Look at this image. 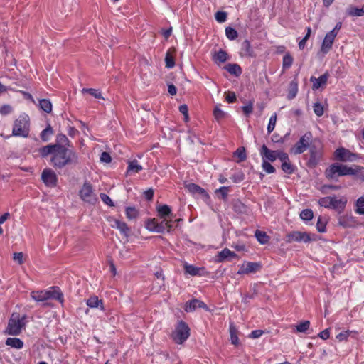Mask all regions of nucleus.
<instances>
[{"mask_svg": "<svg viewBox=\"0 0 364 364\" xmlns=\"http://www.w3.org/2000/svg\"><path fill=\"white\" fill-rule=\"evenodd\" d=\"M43 158L50 155V164L55 168H63L66 166L80 164V156L76 151L61 145L48 144L39 149Z\"/></svg>", "mask_w": 364, "mask_h": 364, "instance_id": "f257e3e1", "label": "nucleus"}, {"mask_svg": "<svg viewBox=\"0 0 364 364\" xmlns=\"http://www.w3.org/2000/svg\"><path fill=\"white\" fill-rule=\"evenodd\" d=\"M31 297L37 302H46L49 299H54L62 305L64 303V295L57 286L50 287L47 290L33 291Z\"/></svg>", "mask_w": 364, "mask_h": 364, "instance_id": "f03ea898", "label": "nucleus"}, {"mask_svg": "<svg viewBox=\"0 0 364 364\" xmlns=\"http://www.w3.org/2000/svg\"><path fill=\"white\" fill-rule=\"evenodd\" d=\"M357 173L358 170L355 166L353 168L338 163L331 164L325 171V176L328 179H335L343 176H355Z\"/></svg>", "mask_w": 364, "mask_h": 364, "instance_id": "7ed1b4c3", "label": "nucleus"}, {"mask_svg": "<svg viewBox=\"0 0 364 364\" xmlns=\"http://www.w3.org/2000/svg\"><path fill=\"white\" fill-rule=\"evenodd\" d=\"M26 316H21L18 313H13L9 321L6 333L9 335L16 336L21 333L26 326Z\"/></svg>", "mask_w": 364, "mask_h": 364, "instance_id": "20e7f679", "label": "nucleus"}, {"mask_svg": "<svg viewBox=\"0 0 364 364\" xmlns=\"http://www.w3.org/2000/svg\"><path fill=\"white\" fill-rule=\"evenodd\" d=\"M12 134L16 136L28 137L29 134V117L27 114L20 115L15 121Z\"/></svg>", "mask_w": 364, "mask_h": 364, "instance_id": "39448f33", "label": "nucleus"}, {"mask_svg": "<svg viewBox=\"0 0 364 364\" xmlns=\"http://www.w3.org/2000/svg\"><path fill=\"white\" fill-rule=\"evenodd\" d=\"M190 336V328L186 323L183 321L177 323L171 337L177 344H183Z\"/></svg>", "mask_w": 364, "mask_h": 364, "instance_id": "423d86ee", "label": "nucleus"}, {"mask_svg": "<svg viewBox=\"0 0 364 364\" xmlns=\"http://www.w3.org/2000/svg\"><path fill=\"white\" fill-rule=\"evenodd\" d=\"M79 196L85 203L95 204L97 201V197L93 191L92 186L89 182L84 183L79 191Z\"/></svg>", "mask_w": 364, "mask_h": 364, "instance_id": "0eeeda50", "label": "nucleus"}, {"mask_svg": "<svg viewBox=\"0 0 364 364\" xmlns=\"http://www.w3.org/2000/svg\"><path fill=\"white\" fill-rule=\"evenodd\" d=\"M312 134L310 132H306L297 141L291 151L294 154H301L304 153L308 147L311 146L312 140Z\"/></svg>", "mask_w": 364, "mask_h": 364, "instance_id": "6e6552de", "label": "nucleus"}, {"mask_svg": "<svg viewBox=\"0 0 364 364\" xmlns=\"http://www.w3.org/2000/svg\"><path fill=\"white\" fill-rule=\"evenodd\" d=\"M334 158L335 159L342 162H352L359 159V156L357 154L351 152L347 149L340 147L335 150Z\"/></svg>", "mask_w": 364, "mask_h": 364, "instance_id": "1a4fd4ad", "label": "nucleus"}, {"mask_svg": "<svg viewBox=\"0 0 364 364\" xmlns=\"http://www.w3.org/2000/svg\"><path fill=\"white\" fill-rule=\"evenodd\" d=\"M311 235L305 232L300 231H293L288 233L286 236V242L287 243H291L294 242H304L305 243L309 242L311 241Z\"/></svg>", "mask_w": 364, "mask_h": 364, "instance_id": "9d476101", "label": "nucleus"}, {"mask_svg": "<svg viewBox=\"0 0 364 364\" xmlns=\"http://www.w3.org/2000/svg\"><path fill=\"white\" fill-rule=\"evenodd\" d=\"M262 160L274 162L277 159H281V156L284 154L285 152L282 151H272L267 148L265 144H263L259 151Z\"/></svg>", "mask_w": 364, "mask_h": 364, "instance_id": "9b49d317", "label": "nucleus"}, {"mask_svg": "<svg viewBox=\"0 0 364 364\" xmlns=\"http://www.w3.org/2000/svg\"><path fill=\"white\" fill-rule=\"evenodd\" d=\"M309 163L314 166L316 165L323 155L321 146L320 144L316 145L315 143L311 144L309 146Z\"/></svg>", "mask_w": 364, "mask_h": 364, "instance_id": "f8f14e48", "label": "nucleus"}, {"mask_svg": "<svg viewBox=\"0 0 364 364\" xmlns=\"http://www.w3.org/2000/svg\"><path fill=\"white\" fill-rule=\"evenodd\" d=\"M41 179L47 186L55 187L57 185L58 177L51 168H47L43 171Z\"/></svg>", "mask_w": 364, "mask_h": 364, "instance_id": "ddd939ff", "label": "nucleus"}, {"mask_svg": "<svg viewBox=\"0 0 364 364\" xmlns=\"http://www.w3.org/2000/svg\"><path fill=\"white\" fill-rule=\"evenodd\" d=\"M260 264L257 262H244L240 266L237 274L240 275L254 274L257 272L260 269Z\"/></svg>", "mask_w": 364, "mask_h": 364, "instance_id": "4468645a", "label": "nucleus"}, {"mask_svg": "<svg viewBox=\"0 0 364 364\" xmlns=\"http://www.w3.org/2000/svg\"><path fill=\"white\" fill-rule=\"evenodd\" d=\"M338 223L340 226L345 228H355L359 224L354 216L348 214L339 216Z\"/></svg>", "mask_w": 364, "mask_h": 364, "instance_id": "2eb2a0df", "label": "nucleus"}, {"mask_svg": "<svg viewBox=\"0 0 364 364\" xmlns=\"http://www.w3.org/2000/svg\"><path fill=\"white\" fill-rule=\"evenodd\" d=\"M347 198L345 196H341L340 198L336 196H331V209L336 210L338 213H341L346 205Z\"/></svg>", "mask_w": 364, "mask_h": 364, "instance_id": "dca6fc26", "label": "nucleus"}, {"mask_svg": "<svg viewBox=\"0 0 364 364\" xmlns=\"http://www.w3.org/2000/svg\"><path fill=\"white\" fill-rule=\"evenodd\" d=\"M336 37L334 31H329L326 34L321 47V52L323 54H326L330 51Z\"/></svg>", "mask_w": 364, "mask_h": 364, "instance_id": "f3484780", "label": "nucleus"}, {"mask_svg": "<svg viewBox=\"0 0 364 364\" xmlns=\"http://www.w3.org/2000/svg\"><path fill=\"white\" fill-rule=\"evenodd\" d=\"M282 170L287 174H291L294 172V167L291 164L289 156L287 153L281 156Z\"/></svg>", "mask_w": 364, "mask_h": 364, "instance_id": "a211bd4d", "label": "nucleus"}, {"mask_svg": "<svg viewBox=\"0 0 364 364\" xmlns=\"http://www.w3.org/2000/svg\"><path fill=\"white\" fill-rule=\"evenodd\" d=\"M328 77L329 74L327 72L318 78L314 76L311 77L310 81L312 82V89L314 90H318L321 87L325 85L327 82Z\"/></svg>", "mask_w": 364, "mask_h": 364, "instance_id": "6ab92c4d", "label": "nucleus"}, {"mask_svg": "<svg viewBox=\"0 0 364 364\" xmlns=\"http://www.w3.org/2000/svg\"><path fill=\"white\" fill-rule=\"evenodd\" d=\"M198 308L207 309V306L198 299H193L186 302L184 309L186 312H192Z\"/></svg>", "mask_w": 364, "mask_h": 364, "instance_id": "aec40b11", "label": "nucleus"}, {"mask_svg": "<svg viewBox=\"0 0 364 364\" xmlns=\"http://www.w3.org/2000/svg\"><path fill=\"white\" fill-rule=\"evenodd\" d=\"M188 191L193 194H198L205 197H209L206 191L196 183H189L186 186Z\"/></svg>", "mask_w": 364, "mask_h": 364, "instance_id": "412c9836", "label": "nucleus"}, {"mask_svg": "<svg viewBox=\"0 0 364 364\" xmlns=\"http://www.w3.org/2000/svg\"><path fill=\"white\" fill-rule=\"evenodd\" d=\"M184 269L186 273L189 274L191 276H201L202 272L204 271V268L197 267L192 264L186 263L184 264Z\"/></svg>", "mask_w": 364, "mask_h": 364, "instance_id": "4be33fe9", "label": "nucleus"}, {"mask_svg": "<svg viewBox=\"0 0 364 364\" xmlns=\"http://www.w3.org/2000/svg\"><path fill=\"white\" fill-rule=\"evenodd\" d=\"M112 227L118 229L122 234L127 237L130 232V228L128 227L127 223L119 220H115Z\"/></svg>", "mask_w": 364, "mask_h": 364, "instance_id": "5701e85b", "label": "nucleus"}, {"mask_svg": "<svg viewBox=\"0 0 364 364\" xmlns=\"http://www.w3.org/2000/svg\"><path fill=\"white\" fill-rule=\"evenodd\" d=\"M87 305L90 308H97L100 307V309L102 311L105 310L103 301L102 299H99L97 296H90L86 301Z\"/></svg>", "mask_w": 364, "mask_h": 364, "instance_id": "b1692460", "label": "nucleus"}, {"mask_svg": "<svg viewBox=\"0 0 364 364\" xmlns=\"http://www.w3.org/2000/svg\"><path fill=\"white\" fill-rule=\"evenodd\" d=\"M143 169L142 166L139 164L138 161L134 159L128 162L127 173H139Z\"/></svg>", "mask_w": 364, "mask_h": 364, "instance_id": "393cba45", "label": "nucleus"}, {"mask_svg": "<svg viewBox=\"0 0 364 364\" xmlns=\"http://www.w3.org/2000/svg\"><path fill=\"white\" fill-rule=\"evenodd\" d=\"M346 14L350 16H364V4L361 8H357L350 6L346 9Z\"/></svg>", "mask_w": 364, "mask_h": 364, "instance_id": "a878e982", "label": "nucleus"}, {"mask_svg": "<svg viewBox=\"0 0 364 364\" xmlns=\"http://www.w3.org/2000/svg\"><path fill=\"white\" fill-rule=\"evenodd\" d=\"M241 54L245 56H253V50L250 41L245 40L241 45Z\"/></svg>", "mask_w": 364, "mask_h": 364, "instance_id": "bb28decb", "label": "nucleus"}, {"mask_svg": "<svg viewBox=\"0 0 364 364\" xmlns=\"http://www.w3.org/2000/svg\"><path fill=\"white\" fill-rule=\"evenodd\" d=\"M175 52V49H169L166 54L165 57V63L166 66L168 68H172L175 65V60H174V55L173 53Z\"/></svg>", "mask_w": 364, "mask_h": 364, "instance_id": "cd10ccee", "label": "nucleus"}, {"mask_svg": "<svg viewBox=\"0 0 364 364\" xmlns=\"http://www.w3.org/2000/svg\"><path fill=\"white\" fill-rule=\"evenodd\" d=\"M229 331L232 344L237 346L239 343V338L237 336L238 331L232 323H230Z\"/></svg>", "mask_w": 364, "mask_h": 364, "instance_id": "c85d7f7f", "label": "nucleus"}, {"mask_svg": "<svg viewBox=\"0 0 364 364\" xmlns=\"http://www.w3.org/2000/svg\"><path fill=\"white\" fill-rule=\"evenodd\" d=\"M298 92V81L296 80H294L291 81L289 87V92H288V99L292 100L294 99Z\"/></svg>", "mask_w": 364, "mask_h": 364, "instance_id": "c756f323", "label": "nucleus"}, {"mask_svg": "<svg viewBox=\"0 0 364 364\" xmlns=\"http://www.w3.org/2000/svg\"><path fill=\"white\" fill-rule=\"evenodd\" d=\"M218 261L223 262L228 257H236L237 255L234 252L229 250L228 248H225L222 251L218 252Z\"/></svg>", "mask_w": 364, "mask_h": 364, "instance_id": "7c9ffc66", "label": "nucleus"}, {"mask_svg": "<svg viewBox=\"0 0 364 364\" xmlns=\"http://www.w3.org/2000/svg\"><path fill=\"white\" fill-rule=\"evenodd\" d=\"M225 69L232 75L239 76L242 73V69L237 64H228L225 66Z\"/></svg>", "mask_w": 364, "mask_h": 364, "instance_id": "2f4dec72", "label": "nucleus"}, {"mask_svg": "<svg viewBox=\"0 0 364 364\" xmlns=\"http://www.w3.org/2000/svg\"><path fill=\"white\" fill-rule=\"evenodd\" d=\"M228 58V55L223 50H220L218 52L215 53V55H213V60L216 63H225V61H227Z\"/></svg>", "mask_w": 364, "mask_h": 364, "instance_id": "473e14b6", "label": "nucleus"}, {"mask_svg": "<svg viewBox=\"0 0 364 364\" xmlns=\"http://www.w3.org/2000/svg\"><path fill=\"white\" fill-rule=\"evenodd\" d=\"M6 344L17 349H21L23 346V342L17 338H8Z\"/></svg>", "mask_w": 364, "mask_h": 364, "instance_id": "72a5a7b5", "label": "nucleus"}, {"mask_svg": "<svg viewBox=\"0 0 364 364\" xmlns=\"http://www.w3.org/2000/svg\"><path fill=\"white\" fill-rule=\"evenodd\" d=\"M158 215L160 218L166 219V216L171 214V208L168 205H162L157 207Z\"/></svg>", "mask_w": 364, "mask_h": 364, "instance_id": "f704fd0d", "label": "nucleus"}, {"mask_svg": "<svg viewBox=\"0 0 364 364\" xmlns=\"http://www.w3.org/2000/svg\"><path fill=\"white\" fill-rule=\"evenodd\" d=\"M54 145H61L68 148L70 146V141L65 134H58L56 136V143Z\"/></svg>", "mask_w": 364, "mask_h": 364, "instance_id": "c9c22d12", "label": "nucleus"}, {"mask_svg": "<svg viewBox=\"0 0 364 364\" xmlns=\"http://www.w3.org/2000/svg\"><path fill=\"white\" fill-rule=\"evenodd\" d=\"M40 108L46 113L52 112L53 105L51 102L48 99H42L39 101Z\"/></svg>", "mask_w": 364, "mask_h": 364, "instance_id": "e433bc0d", "label": "nucleus"}, {"mask_svg": "<svg viewBox=\"0 0 364 364\" xmlns=\"http://www.w3.org/2000/svg\"><path fill=\"white\" fill-rule=\"evenodd\" d=\"M294 62V58L289 53H287L282 60V68L283 70H287L291 67Z\"/></svg>", "mask_w": 364, "mask_h": 364, "instance_id": "4c0bfd02", "label": "nucleus"}, {"mask_svg": "<svg viewBox=\"0 0 364 364\" xmlns=\"http://www.w3.org/2000/svg\"><path fill=\"white\" fill-rule=\"evenodd\" d=\"M255 236L256 237L258 242L263 245L267 243L269 239V236L265 232L260 231L259 230L255 231Z\"/></svg>", "mask_w": 364, "mask_h": 364, "instance_id": "58836bf2", "label": "nucleus"}, {"mask_svg": "<svg viewBox=\"0 0 364 364\" xmlns=\"http://www.w3.org/2000/svg\"><path fill=\"white\" fill-rule=\"evenodd\" d=\"M125 213L129 220L136 219L139 216V211L134 207H127Z\"/></svg>", "mask_w": 364, "mask_h": 364, "instance_id": "ea45409f", "label": "nucleus"}, {"mask_svg": "<svg viewBox=\"0 0 364 364\" xmlns=\"http://www.w3.org/2000/svg\"><path fill=\"white\" fill-rule=\"evenodd\" d=\"M158 222L155 218L149 219L146 221L145 227L147 230L151 232L160 231L157 228Z\"/></svg>", "mask_w": 364, "mask_h": 364, "instance_id": "a19ab883", "label": "nucleus"}, {"mask_svg": "<svg viewBox=\"0 0 364 364\" xmlns=\"http://www.w3.org/2000/svg\"><path fill=\"white\" fill-rule=\"evenodd\" d=\"M355 213L360 215H364V196L358 198L355 203Z\"/></svg>", "mask_w": 364, "mask_h": 364, "instance_id": "79ce46f5", "label": "nucleus"}, {"mask_svg": "<svg viewBox=\"0 0 364 364\" xmlns=\"http://www.w3.org/2000/svg\"><path fill=\"white\" fill-rule=\"evenodd\" d=\"M310 327L309 321H303L296 326H295L296 331L299 333H306Z\"/></svg>", "mask_w": 364, "mask_h": 364, "instance_id": "37998d69", "label": "nucleus"}, {"mask_svg": "<svg viewBox=\"0 0 364 364\" xmlns=\"http://www.w3.org/2000/svg\"><path fill=\"white\" fill-rule=\"evenodd\" d=\"M53 133V128L50 125H48L46 129H44L41 133V138L43 141H48L49 140V137Z\"/></svg>", "mask_w": 364, "mask_h": 364, "instance_id": "c03bdc74", "label": "nucleus"}, {"mask_svg": "<svg viewBox=\"0 0 364 364\" xmlns=\"http://www.w3.org/2000/svg\"><path fill=\"white\" fill-rule=\"evenodd\" d=\"M327 222L322 217H318L317 223H316V229L319 232H326V226Z\"/></svg>", "mask_w": 364, "mask_h": 364, "instance_id": "a18cd8bd", "label": "nucleus"}, {"mask_svg": "<svg viewBox=\"0 0 364 364\" xmlns=\"http://www.w3.org/2000/svg\"><path fill=\"white\" fill-rule=\"evenodd\" d=\"M225 35L229 40H235L238 36L237 31L231 27H227L225 28Z\"/></svg>", "mask_w": 364, "mask_h": 364, "instance_id": "49530a36", "label": "nucleus"}, {"mask_svg": "<svg viewBox=\"0 0 364 364\" xmlns=\"http://www.w3.org/2000/svg\"><path fill=\"white\" fill-rule=\"evenodd\" d=\"M318 203L321 207L331 209V196H326L320 198Z\"/></svg>", "mask_w": 364, "mask_h": 364, "instance_id": "de8ad7c7", "label": "nucleus"}, {"mask_svg": "<svg viewBox=\"0 0 364 364\" xmlns=\"http://www.w3.org/2000/svg\"><path fill=\"white\" fill-rule=\"evenodd\" d=\"M234 156L238 158V161H243L247 159L245 149L244 147L238 148L234 153Z\"/></svg>", "mask_w": 364, "mask_h": 364, "instance_id": "09e8293b", "label": "nucleus"}, {"mask_svg": "<svg viewBox=\"0 0 364 364\" xmlns=\"http://www.w3.org/2000/svg\"><path fill=\"white\" fill-rule=\"evenodd\" d=\"M82 92L83 93H89L90 95H91L92 96H93L94 97H95L97 99L102 98V93L99 90H95V89L84 88V89H82Z\"/></svg>", "mask_w": 364, "mask_h": 364, "instance_id": "8fccbe9b", "label": "nucleus"}, {"mask_svg": "<svg viewBox=\"0 0 364 364\" xmlns=\"http://www.w3.org/2000/svg\"><path fill=\"white\" fill-rule=\"evenodd\" d=\"M228 192H229V187H228V186H222V187L219 188L218 189L215 190V193L220 194L221 196V198L224 200H227Z\"/></svg>", "mask_w": 364, "mask_h": 364, "instance_id": "3c124183", "label": "nucleus"}, {"mask_svg": "<svg viewBox=\"0 0 364 364\" xmlns=\"http://www.w3.org/2000/svg\"><path fill=\"white\" fill-rule=\"evenodd\" d=\"M300 217L304 220H310L314 217L313 211L311 209H304L301 212Z\"/></svg>", "mask_w": 364, "mask_h": 364, "instance_id": "603ef678", "label": "nucleus"}, {"mask_svg": "<svg viewBox=\"0 0 364 364\" xmlns=\"http://www.w3.org/2000/svg\"><path fill=\"white\" fill-rule=\"evenodd\" d=\"M263 170L267 173H273L275 172V168L271 164L265 160H262V164Z\"/></svg>", "mask_w": 364, "mask_h": 364, "instance_id": "864d4df0", "label": "nucleus"}, {"mask_svg": "<svg viewBox=\"0 0 364 364\" xmlns=\"http://www.w3.org/2000/svg\"><path fill=\"white\" fill-rule=\"evenodd\" d=\"M242 110L246 117H248L253 110V102L249 101L248 103L242 107Z\"/></svg>", "mask_w": 364, "mask_h": 364, "instance_id": "5fc2aeb1", "label": "nucleus"}, {"mask_svg": "<svg viewBox=\"0 0 364 364\" xmlns=\"http://www.w3.org/2000/svg\"><path fill=\"white\" fill-rule=\"evenodd\" d=\"M314 112L318 117H321L323 114V106L320 102H316L314 105Z\"/></svg>", "mask_w": 364, "mask_h": 364, "instance_id": "6e6d98bb", "label": "nucleus"}, {"mask_svg": "<svg viewBox=\"0 0 364 364\" xmlns=\"http://www.w3.org/2000/svg\"><path fill=\"white\" fill-rule=\"evenodd\" d=\"M276 122H277V115H276V114H274L271 116L269 123H268V125H267V132L269 134L271 133L274 130L275 125H276Z\"/></svg>", "mask_w": 364, "mask_h": 364, "instance_id": "4d7b16f0", "label": "nucleus"}, {"mask_svg": "<svg viewBox=\"0 0 364 364\" xmlns=\"http://www.w3.org/2000/svg\"><path fill=\"white\" fill-rule=\"evenodd\" d=\"M215 20L219 23H223L227 20V13L225 11H217L215 14Z\"/></svg>", "mask_w": 364, "mask_h": 364, "instance_id": "13d9d810", "label": "nucleus"}, {"mask_svg": "<svg viewBox=\"0 0 364 364\" xmlns=\"http://www.w3.org/2000/svg\"><path fill=\"white\" fill-rule=\"evenodd\" d=\"M350 333H352V331H346L341 332L340 333H338L336 336V339L339 342L347 341V339H348V336L350 335Z\"/></svg>", "mask_w": 364, "mask_h": 364, "instance_id": "bf43d9fd", "label": "nucleus"}, {"mask_svg": "<svg viewBox=\"0 0 364 364\" xmlns=\"http://www.w3.org/2000/svg\"><path fill=\"white\" fill-rule=\"evenodd\" d=\"M213 114L216 120L219 121L224 118L225 114L219 107H215L213 110Z\"/></svg>", "mask_w": 364, "mask_h": 364, "instance_id": "052dcab7", "label": "nucleus"}, {"mask_svg": "<svg viewBox=\"0 0 364 364\" xmlns=\"http://www.w3.org/2000/svg\"><path fill=\"white\" fill-rule=\"evenodd\" d=\"M100 196L103 203H105V204L110 207L114 206V203L112 202V199L106 193H100Z\"/></svg>", "mask_w": 364, "mask_h": 364, "instance_id": "680f3d73", "label": "nucleus"}, {"mask_svg": "<svg viewBox=\"0 0 364 364\" xmlns=\"http://www.w3.org/2000/svg\"><path fill=\"white\" fill-rule=\"evenodd\" d=\"M12 107L9 105H4L0 107V114L1 115H6L11 112Z\"/></svg>", "mask_w": 364, "mask_h": 364, "instance_id": "e2e57ef3", "label": "nucleus"}, {"mask_svg": "<svg viewBox=\"0 0 364 364\" xmlns=\"http://www.w3.org/2000/svg\"><path fill=\"white\" fill-rule=\"evenodd\" d=\"M100 161L103 163H110L112 161L111 156L107 152H102L100 155Z\"/></svg>", "mask_w": 364, "mask_h": 364, "instance_id": "0e129e2a", "label": "nucleus"}, {"mask_svg": "<svg viewBox=\"0 0 364 364\" xmlns=\"http://www.w3.org/2000/svg\"><path fill=\"white\" fill-rule=\"evenodd\" d=\"M23 254L22 252H15L14 254L13 259L15 261H17L19 264H23Z\"/></svg>", "mask_w": 364, "mask_h": 364, "instance_id": "69168bd1", "label": "nucleus"}, {"mask_svg": "<svg viewBox=\"0 0 364 364\" xmlns=\"http://www.w3.org/2000/svg\"><path fill=\"white\" fill-rule=\"evenodd\" d=\"M264 333V331L262 330H254L251 332L249 337L251 338H259L262 334Z\"/></svg>", "mask_w": 364, "mask_h": 364, "instance_id": "338daca9", "label": "nucleus"}, {"mask_svg": "<svg viewBox=\"0 0 364 364\" xmlns=\"http://www.w3.org/2000/svg\"><path fill=\"white\" fill-rule=\"evenodd\" d=\"M357 170H358V178L363 181H364V167L355 166Z\"/></svg>", "mask_w": 364, "mask_h": 364, "instance_id": "774afa93", "label": "nucleus"}]
</instances>
